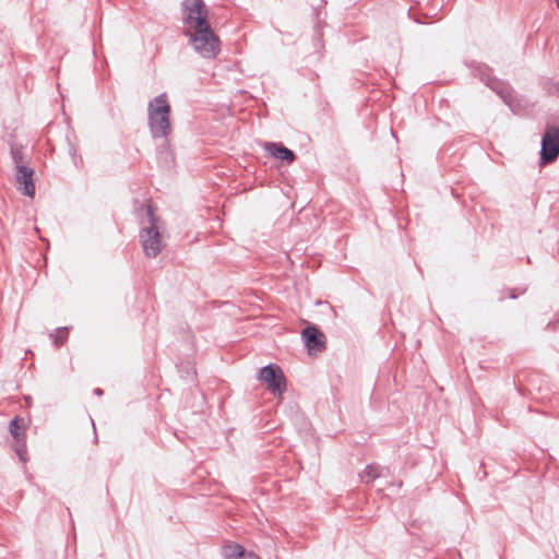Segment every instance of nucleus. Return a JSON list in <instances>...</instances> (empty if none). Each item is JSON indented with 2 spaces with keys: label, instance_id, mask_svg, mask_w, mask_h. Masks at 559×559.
Listing matches in <instances>:
<instances>
[{
  "label": "nucleus",
  "instance_id": "f257e3e1",
  "mask_svg": "<svg viewBox=\"0 0 559 559\" xmlns=\"http://www.w3.org/2000/svg\"><path fill=\"white\" fill-rule=\"evenodd\" d=\"M171 107L166 93L155 96L147 105V124L154 140L167 139L173 131Z\"/></svg>",
  "mask_w": 559,
  "mask_h": 559
},
{
  "label": "nucleus",
  "instance_id": "f03ea898",
  "mask_svg": "<svg viewBox=\"0 0 559 559\" xmlns=\"http://www.w3.org/2000/svg\"><path fill=\"white\" fill-rule=\"evenodd\" d=\"M465 64L471 70L473 76L478 78L513 110V90L508 82L492 75V69L486 63L471 60L466 61Z\"/></svg>",
  "mask_w": 559,
  "mask_h": 559
},
{
  "label": "nucleus",
  "instance_id": "7ed1b4c3",
  "mask_svg": "<svg viewBox=\"0 0 559 559\" xmlns=\"http://www.w3.org/2000/svg\"><path fill=\"white\" fill-rule=\"evenodd\" d=\"M185 36L188 37L189 44L194 51L206 59H214L221 52V39L215 34L211 24L186 29Z\"/></svg>",
  "mask_w": 559,
  "mask_h": 559
},
{
  "label": "nucleus",
  "instance_id": "20e7f679",
  "mask_svg": "<svg viewBox=\"0 0 559 559\" xmlns=\"http://www.w3.org/2000/svg\"><path fill=\"white\" fill-rule=\"evenodd\" d=\"M147 225L140 229L139 237L144 254L156 258L164 248L159 227V217L155 214L153 205H146Z\"/></svg>",
  "mask_w": 559,
  "mask_h": 559
},
{
  "label": "nucleus",
  "instance_id": "39448f33",
  "mask_svg": "<svg viewBox=\"0 0 559 559\" xmlns=\"http://www.w3.org/2000/svg\"><path fill=\"white\" fill-rule=\"evenodd\" d=\"M257 378L274 396H281L286 391V378L277 364L270 362L261 367Z\"/></svg>",
  "mask_w": 559,
  "mask_h": 559
},
{
  "label": "nucleus",
  "instance_id": "423d86ee",
  "mask_svg": "<svg viewBox=\"0 0 559 559\" xmlns=\"http://www.w3.org/2000/svg\"><path fill=\"white\" fill-rule=\"evenodd\" d=\"M182 22L188 27L193 29L210 24L209 10L203 0H185L182 3Z\"/></svg>",
  "mask_w": 559,
  "mask_h": 559
},
{
  "label": "nucleus",
  "instance_id": "0eeeda50",
  "mask_svg": "<svg viewBox=\"0 0 559 559\" xmlns=\"http://www.w3.org/2000/svg\"><path fill=\"white\" fill-rule=\"evenodd\" d=\"M559 156V127L547 124L540 141L539 166L554 163Z\"/></svg>",
  "mask_w": 559,
  "mask_h": 559
},
{
  "label": "nucleus",
  "instance_id": "6e6552de",
  "mask_svg": "<svg viewBox=\"0 0 559 559\" xmlns=\"http://www.w3.org/2000/svg\"><path fill=\"white\" fill-rule=\"evenodd\" d=\"M301 338L308 353H321L326 347V337L321 329L316 324H308L301 331Z\"/></svg>",
  "mask_w": 559,
  "mask_h": 559
},
{
  "label": "nucleus",
  "instance_id": "1a4fd4ad",
  "mask_svg": "<svg viewBox=\"0 0 559 559\" xmlns=\"http://www.w3.org/2000/svg\"><path fill=\"white\" fill-rule=\"evenodd\" d=\"M35 170L27 165H19L15 169V179L17 183V190L26 197L34 198L36 192Z\"/></svg>",
  "mask_w": 559,
  "mask_h": 559
},
{
  "label": "nucleus",
  "instance_id": "9d476101",
  "mask_svg": "<svg viewBox=\"0 0 559 559\" xmlns=\"http://www.w3.org/2000/svg\"><path fill=\"white\" fill-rule=\"evenodd\" d=\"M264 148L270 156L288 165L293 164L297 159V154L285 146L282 142H265Z\"/></svg>",
  "mask_w": 559,
  "mask_h": 559
},
{
  "label": "nucleus",
  "instance_id": "9b49d317",
  "mask_svg": "<svg viewBox=\"0 0 559 559\" xmlns=\"http://www.w3.org/2000/svg\"><path fill=\"white\" fill-rule=\"evenodd\" d=\"M156 158L158 166L164 170H170L175 166V156L169 150L167 139L157 147Z\"/></svg>",
  "mask_w": 559,
  "mask_h": 559
},
{
  "label": "nucleus",
  "instance_id": "f8f14e48",
  "mask_svg": "<svg viewBox=\"0 0 559 559\" xmlns=\"http://www.w3.org/2000/svg\"><path fill=\"white\" fill-rule=\"evenodd\" d=\"M9 431L14 441H19L20 438H26L24 419L20 416H15L10 420Z\"/></svg>",
  "mask_w": 559,
  "mask_h": 559
},
{
  "label": "nucleus",
  "instance_id": "ddd939ff",
  "mask_svg": "<svg viewBox=\"0 0 559 559\" xmlns=\"http://www.w3.org/2000/svg\"><path fill=\"white\" fill-rule=\"evenodd\" d=\"M245 547L238 543H230L222 548L224 559H242Z\"/></svg>",
  "mask_w": 559,
  "mask_h": 559
},
{
  "label": "nucleus",
  "instance_id": "4468645a",
  "mask_svg": "<svg viewBox=\"0 0 559 559\" xmlns=\"http://www.w3.org/2000/svg\"><path fill=\"white\" fill-rule=\"evenodd\" d=\"M378 477H380V466L374 464L367 465L360 474L361 481L365 484H370Z\"/></svg>",
  "mask_w": 559,
  "mask_h": 559
},
{
  "label": "nucleus",
  "instance_id": "2eb2a0df",
  "mask_svg": "<svg viewBox=\"0 0 559 559\" xmlns=\"http://www.w3.org/2000/svg\"><path fill=\"white\" fill-rule=\"evenodd\" d=\"M10 154L12 160L15 165V169H17L19 165H26L25 156L23 153V145L16 143H10Z\"/></svg>",
  "mask_w": 559,
  "mask_h": 559
},
{
  "label": "nucleus",
  "instance_id": "dca6fc26",
  "mask_svg": "<svg viewBox=\"0 0 559 559\" xmlns=\"http://www.w3.org/2000/svg\"><path fill=\"white\" fill-rule=\"evenodd\" d=\"M13 450L21 462L26 463L28 461L26 438H20L19 441H14Z\"/></svg>",
  "mask_w": 559,
  "mask_h": 559
},
{
  "label": "nucleus",
  "instance_id": "f3484780",
  "mask_svg": "<svg viewBox=\"0 0 559 559\" xmlns=\"http://www.w3.org/2000/svg\"><path fill=\"white\" fill-rule=\"evenodd\" d=\"M68 331V326L58 328L53 333L49 334V336L53 340V344L56 347H60L67 342Z\"/></svg>",
  "mask_w": 559,
  "mask_h": 559
},
{
  "label": "nucleus",
  "instance_id": "a211bd4d",
  "mask_svg": "<svg viewBox=\"0 0 559 559\" xmlns=\"http://www.w3.org/2000/svg\"><path fill=\"white\" fill-rule=\"evenodd\" d=\"M322 37H323V33H322L320 26H317L314 28V33H313V46H314L316 50L323 47Z\"/></svg>",
  "mask_w": 559,
  "mask_h": 559
},
{
  "label": "nucleus",
  "instance_id": "6ab92c4d",
  "mask_svg": "<svg viewBox=\"0 0 559 559\" xmlns=\"http://www.w3.org/2000/svg\"><path fill=\"white\" fill-rule=\"evenodd\" d=\"M297 420H298L299 429L307 430L309 428L310 424L305 416H300V418L298 417Z\"/></svg>",
  "mask_w": 559,
  "mask_h": 559
},
{
  "label": "nucleus",
  "instance_id": "aec40b11",
  "mask_svg": "<svg viewBox=\"0 0 559 559\" xmlns=\"http://www.w3.org/2000/svg\"><path fill=\"white\" fill-rule=\"evenodd\" d=\"M242 559H261L258 555H255L253 551H248L245 549Z\"/></svg>",
  "mask_w": 559,
  "mask_h": 559
},
{
  "label": "nucleus",
  "instance_id": "412c9836",
  "mask_svg": "<svg viewBox=\"0 0 559 559\" xmlns=\"http://www.w3.org/2000/svg\"><path fill=\"white\" fill-rule=\"evenodd\" d=\"M94 394L97 395V396H102L104 394V390L100 389V388H96L94 389Z\"/></svg>",
  "mask_w": 559,
  "mask_h": 559
},
{
  "label": "nucleus",
  "instance_id": "4be33fe9",
  "mask_svg": "<svg viewBox=\"0 0 559 559\" xmlns=\"http://www.w3.org/2000/svg\"><path fill=\"white\" fill-rule=\"evenodd\" d=\"M509 298L510 299H516L518 298V295L514 293L513 289L510 290Z\"/></svg>",
  "mask_w": 559,
  "mask_h": 559
},
{
  "label": "nucleus",
  "instance_id": "5701e85b",
  "mask_svg": "<svg viewBox=\"0 0 559 559\" xmlns=\"http://www.w3.org/2000/svg\"><path fill=\"white\" fill-rule=\"evenodd\" d=\"M69 153H70L73 157L75 156L76 150L74 148V146H73V145H70Z\"/></svg>",
  "mask_w": 559,
  "mask_h": 559
},
{
  "label": "nucleus",
  "instance_id": "b1692460",
  "mask_svg": "<svg viewBox=\"0 0 559 559\" xmlns=\"http://www.w3.org/2000/svg\"><path fill=\"white\" fill-rule=\"evenodd\" d=\"M557 91H558V93H559V85L557 86Z\"/></svg>",
  "mask_w": 559,
  "mask_h": 559
},
{
  "label": "nucleus",
  "instance_id": "393cba45",
  "mask_svg": "<svg viewBox=\"0 0 559 559\" xmlns=\"http://www.w3.org/2000/svg\"><path fill=\"white\" fill-rule=\"evenodd\" d=\"M557 3H558V5H559V0H557Z\"/></svg>",
  "mask_w": 559,
  "mask_h": 559
}]
</instances>
